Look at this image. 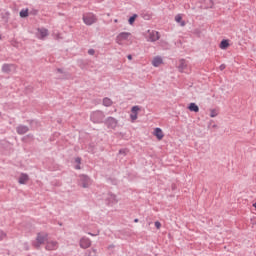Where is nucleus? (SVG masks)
I'll use <instances>...</instances> for the list:
<instances>
[{"label": "nucleus", "mask_w": 256, "mask_h": 256, "mask_svg": "<svg viewBox=\"0 0 256 256\" xmlns=\"http://www.w3.org/2000/svg\"><path fill=\"white\" fill-rule=\"evenodd\" d=\"M90 121L95 124H101L105 122V113L101 110L93 111L90 114Z\"/></svg>", "instance_id": "f257e3e1"}, {"label": "nucleus", "mask_w": 256, "mask_h": 256, "mask_svg": "<svg viewBox=\"0 0 256 256\" xmlns=\"http://www.w3.org/2000/svg\"><path fill=\"white\" fill-rule=\"evenodd\" d=\"M49 235L45 232H39L36 237V242L34 243L35 249H41V245L47 243Z\"/></svg>", "instance_id": "f03ea898"}, {"label": "nucleus", "mask_w": 256, "mask_h": 256, "mask_svg": "<svg viewBox=\"0 0 256 256\" xmlns=\"http://www.w3.org/2000/svg\"><path fill=\"white\" fill-rule=\"evenodd\" d=\"M82 19L85 25H93V23H97V16H95L93 13L84 14Z\"/></svg>", "instance_id": "7ed1b4c3"}, {"label": "nucleus", "mask_w": 256, "mask_h": 256, "mask_svg": "<svg viewBox=\"0 0 256 256\" xmlns=\"http://www.w3.org/2000/svg\"><path fill=\"white\" fill-rule=\"evenodd\" d=\"M45 249L46 251H57V249H59V242L55 240H47Z\"/></svg>", "instance_id": "20e7f679"}, {"label": "nucleus", "mask_w": 256, "mask_h": 256, "mask_svg": "<svg viewBox=\"0 0 256 256\" xmlns=\"http://www.w3.org/2000/svg\"><path fill=\"white\" fill-rule=\"evenodd\" d=\"M129 37H131V33L121 32L116 37V43H118V45H121V43H123V41H127V39H129Z\"/></svg>", "instance_id": "39448f33"}, {"label": "nucleus", "mask_w": 256, "mask_h": 256, "mask_svg": "<svg viewBox=\"0 0 256 256\" xmlns=\"http://www.w3.org/2000/svg\"><path fill=\"white\" fill-rule=\"evenodd\" d=\"M117 119L113 118V117H108L105 121L104 124L106 125V127H108V129H115V127H117Z\"/></svg>", "instance_id": "423d86ee"}, {"label": "nucleus", "mask_w": 256, "mask_h": 256, "mask_svg": "<svg viewBox=\"0 0 256 256\" xmlns=\"http://www.w3.org/2000/svg\"><path fill=\"white\" fill-rule=\"evenodd\" d=\"M80 185L84 189H87V187H89V185H91V178H89V176H87V175H81L80 176Z\"/></svg>", "instance_id": "0eeeda50"}, {"label": "nucleus", "mask_w": 256, "mask_h": 256, "mask_svg": "<svg viewBox=\"0 0 256 256\" xmlns=\"http://www.w3.org/2000/svg\"><path fill=\"white\" fill-rule=\"evenodd\" d=\"M148 33H149L148 41H151V43H155V41H159V39L161 38V36H159V32L155 30L148 31Z\"/></svg>", "instance_id": "6e6552de"}, {"label": "nucleus", "mask_w": 256, "mask_h": 256, "mask_svg": "<svg viewBox=\"0 0 256 256\" xmlns=\"http://www.w3.org/2000/svg\"><path fill=\"white\" fill-rule=\"evenodd\" d=\"M80 247L81 249H89V247H91V239L82 237L80 239Z\"/></svg>", "instance_id": "1a4fd4ad"}, {"label": "nucleus", "mask_w": 256, "mask_h": 256, "mask_svg": "<svg viewBox=\"0 0 256 256\" xmlns=\"http://www.w3.org/2000/svg\"><path fill=\"white\" fill-rule=\"evenodd\" d=\"M141 111V108L139 106H133L131 109L130 119L132 121H137V115Z\"/></svg>", "instance_id": "9d476101"}, {"label": "nucleus", "mask_w": 256, "mask_h": 256, "mask_svg": "<svg viewBox=\"0 0 256 256\" xmlns=\"http://www.w3.org/2000/svg\"><path fill=\"white\" fill-rule=\"evenodd\" d=\"M47 35H49V30L41 28L38 29V32L36 33V37L38 39H45V37H47Z\"/></svg>", "instance_id": "9b49d317"}, {"label": "nucleus", "mask_w": 256, "mask_h": 256, "mask_svg": "<svg viewBox=\"0 0 256 256\" xmlns=\"http://www.w3.org/2000/svg\"><path fill=\"white\" fill-rule=\"evenodd\" d=\"M107 205H113L117 203V196L113 193H108V196L106 198Z\"/></svg>", "instance_id": "f8f14e48"}, {"label": "nucleus", "mask_w": 256, "mask_h": 256, "mask_svg": "<svg viewBox=\"0 0 256 256\" xmlns=\"http://www.w3.org/2000/svg\"><path fill=\"white\" fill-rule=\"evenodd\" d=\"M18 182L20 185H27V183L29 182V175L22 173L18 178Z\"/></svg>", "instance_id": "ddd939ff"}, {"label": "nucleus", "mask_w": 256, "mask_h": 256, "mask_svg": "<svg viewBox=\"0 0 256 256\" xmlns=\"http://www.w3.org/2000/svg\"><path fill=\"white\" fill-rule=\"evenodd\" d=\"M186 69L187 61H185V59H181L178 64V71H180V73H183V71H185Z\"/></svg>", "instance_id": "4468645a"}, {"label": "nucleus", "mask_w": 256, "mask_h": 256, "mask_svg": "<svg viewBox=\"0 0 256 256\" xmlns=\"http://www.w3.org/2000/svg\"><path fill=\"white\" fill-rule=\"evenodd\" d=\"M18 135H25L29 131V127L20 125L16 128Z\"/></svg>", "instance_id": "2eb2a0df"}, {"label": "nucleus", "mask_w": 256, "mask_h": 256, "mask_svg": "<svg viewBox=\"0 0 256 256\" xmlns=\"http://www.w3.org/2000/svg\"><path fill=\"white\" fill-rule=\"evenodd\" d=\"M154 135L157 137V139H159V141H161V139L164 137L163 130H161V128H155Z\"/></svg>", "instance_id": "dca6fc26"}, {"label": "nucleus", "mask_w": 256, "mask_h": 256, "mask_svg": "<svg viewBox=\"0 0 256 256\" xmlns=\"http://www.w3.org/2000/svg\"><path fill=\"white\" fill-rule=\"evenodd\" d=\"M188 109L193 113H199V106L193 102L189 104Z\"/></svg>", "instance_id": "f3484780"}, {"label": "nucleus", "mask_w": 256, "mask_h": 256, "mask_svg": "<svg viewBox=\"0 0 256 256\" xmlns=\"http://www.w3.org/2000/svg\"><path fill=\"white\" fill-rule=\"evenodd\" d=\"M163 63V59L159 56L155 57L152 61V65L154 67H159V65H161Z\"/></svg>", "instance_id": "a211bd4d"}, {"label": "nucleus", "mask_w": 256, "mask_h": 256, "mask_svg": "<svg viewBox=\"0 0 256 256\" xmlns=\"http://www.w3.org/2000/svg\"><path fill=\"white\" fill-rule=\"evenodd\" d=\"M12 69H13V65L12 64H4L2 66L3 73H11Z\"/></svg>", "instance_id": "6ab92c4d"}, {"label": "nucleus", "mask_w": 256, "mask_h": 256, "mask_svg": "<svg viewBox=\"0 0 256 256\" xmlns=\"http://www.w3.org/2000/svg\"><path fill=\"white\" fill-rule=\"evenodd\" d=\"M176 23H180L181 27H185V21H183V17L181 14L175 16Z\"/></svg>", "instance_id": "aec40b11"}, {"label": "nucleus", "mask_w": 256, "mask_h": 256, "mask_svg": "<svg viewBox=\"0 0 256 256\" xmlns=\"http://www.w3.org/2000/svg\"><path fill=\"white\" fill-rule=\"evenodd\" d=\"M103 105H104V107H111L113 105V100H111L108 97H105L103 99Z\"/></svg>", "instance_id": "412c9836"}, {"label": "nucleus", "mask_w": 256, "mask_h": 256, "mask_svg": "<svg viewBox=\"0 0 256 256\" xmlns=\"http://www.w3.org/2000/svg\"><path fill=\"white\" fill-rule=\"evenodd\" d=\"M229 47V40H222L220 42V49H227Z\"/></svg>", "instance_id": "4be33fe9"}, {"label": "nucleus", "mask_w": 256, "mask_h": 256, "mask_svg": "<svg viewBox=\"0 0 256 256\" xmlns=\"http://www.w3.org/2000/svg\"><path fill=\"white\" fill-rule=\"evenodd\" d=\"M20 17H22V18L29 17V10L28 9L21 10Z\"/></svg>", "instance_id": "5701e85b"}, {"label": "nucleus", "mask_w": 256, "mask_h": 256, "mask_svg": "<svg viewBox=\"0 0 256 256\" xmlns=\"http://www.w3.org/2000/svg\"><path fill=\"white\" fill-rule=\"evenodd\" d=\"M56 72L64 75V76L60 77V79H67V72H64L63 69L58 68V69H56Z\"/></svg>", "instance_id": "b1692460"}, {"label": "nucleus", "mask_w": 256, "mask_h": 256, "mask_svg": "<svg viewBox=\"0 0 256 256\" xmlns=\"http://www.w3.org/2000/svg\"><path fill=\"white\" fill-rule=\"evenodd\" d=\"M87 256H97V249L92 248L91 250H88Z\"/></svg>", "instance_id": "393cba45"}, {"label": "nucleus", "mask_w": 256, "mask_h": 256, "mask_svg": "<svg viewBox=\"0 0 256 256\" xmlns=\"http://www.w3.org/2000/svg\"><path fill=\"white\" fill-rule=\"evenodd\" d=\"M135 19H137V14L132 15V16L128 19L129 25H133V23H135Z\"/></svg>", "instance_id": "a878e982"}, {"label": "nucleus", "mask_w": 256, "mask_h": 256, "mask_svg": "<svg viewBox=\"0 0 256 256\" xmlns=\"http://www.w3.org/2000/svg\"><path fill=\"white\" fill-rule=\"evenodd\" d=\"M119 155H127V149H120Z\"/></svg>", "instance_id": "bb28decb"}, {"label": "nucleus", "mask_w": 256, "mask_h": 256, "mask_svg": "<svg viewBox=\"0 0 256 256\" xmlns=\"http://www.w3.org/2000/svg\"><path fill=\"white\" fill-rule=\"evenodd\" d=\"M155 227H156V229H161V222L156 221L155 222Z\"/></svg>", "instance_id": "cd10ccee"}, {"label": "nucleus", "mask_w": 256, "mask_h": 256, "mask_svg": "<svg viewBox=\"0 0 256 256\" xmlns=\"http://www.w3.org/2000/svg\"><path fill=\"white\" fill-rule=\"evenodd\" d=\"M226 67L227 66L225 64H221L219 69H220V71H225Z\"/></svg>", "instance_id": "c85d7f7f"}, {"label": "nucleus", "mask_w": 256, "mask_h": 256, "mask_svg": "<svg viewBox=\"0 0 256 256\" xmlns=\"http://www.w3.org/2000/svg\"><path fill=\"white\" fill-rule=\"evenodd\" d=\"M210 117H217V112H215V110H212L210 113Z\"/></svg>", "instance_id": "c756f323"}, {"label": "nucleus", "mask_w": 256, "mask_h": 256, "mask_svg": "<svg viewBox=\"0 0 256 256\" xmlns=\"http://www.w3.org/2000/svg\"><path fill=\"white\" fill-rule=\"evenodd\" d=\"M88 55H95V50L94 49H89L88 50Z\"/></svg>", "instance_id": "7c9ffc66"}, {"label": "nucleus", "mask_w": 256, "mask_h": 256, "mask_svg": "<svg viewBox=\"0 0 256 256\" xmlns=\"http://www.w3.org/2000/svg\"><path fill=\"white\" fill-rule=\"evenodd\" d=\"M127 59H129V61H131V60L133 59V56H132L131 54H129V55L127 56Z\"/></svg>", "instance_id": "2f4dec72"}, {"label": "nucleus", "mask_w": 256, "mask_h": 256, "mask_svg": "<svg viewBox=\"0 0 256 256\" xmlns=\"http://www.w3.org/2000/svg\"><path fill=\"white\" fill-rule=\"evenodd\" d=\"M75 161H76V163L79 164V163H81V158L78 157V158L75 159Z\"/></svg>", "instance_id": "473e14b6"}, {"label": "nucleus", "mask_w": 256, "mask_h": 256, "mask_svg": "<svg viewBox=\"0 0 256 256\" xmlns=\"http://www.w3.org/2000/svg\"><path fill=\"white\" fill-rule=\"evenodd\" d=\"M134 223H139V219H134Z\"/></svg>", "instance_id": "72a5a7b5"}, {"label": "nucleus", "mask_w": 256, "mask_h": 256, "mask_svg": "<svg viewBox=\"0 0 256 256\" xmlns=\"http://www.w3.org/2000/svg\"><path fill=\"white\" fill-rule=\"evenodd\" d=\"M75 169H81V166H80V165H77V166L75 167Z\"/></svg>", "instance_id": "f704fd0d"}, {"label": "nucleus", "mask_w": 256, "mask_h": 256, "mask_svg": "<svg viewBox=\"0 0 256 256\" xmlns=\"http://www.w3.org/2000/svg\"><path fill=\"white\" fill-rule=\"evenodd\" d=\"M36 14H37V11L34 10L33 15H36Z\"/></svg>", "instance_id": "c9c22d12"}, {"label": "nucleus", "mask_w": 256, "mask_h": 256, "mask_svg": "<svg viewBox=\"0 0 256 256\" xmlns=\"http://www.w3.org/2000/svg\"><path fill=\"white\" fill-rule=\"evenodd\" d=\"M111 247H114L113 245H110L109 248L111 249Z\"/></svg>", "instance_id": "e433bc0d"}, {"label": "nucleus", "mask_w": 256, "mask_h": 256, "mask_svg": "<svg viewBox=\"0 0 256 256\" xmlns=\"http://www.w3.org/2000/svg\"><path fill=\"white\" fill-rule=\"evenodd\" d=\"M115 21V23H117V20H114Z\"/></svg>", "instance_id": "4c0bfd02"}, {"label": "nucleus", "mask_w": 256, "mask_h": 256, "mask_svg": "<svg viewBox=\"0 0 256 256\" xmlns=\"http://www.w3.org/2000/svg\"><path fill=\"white\" fill-rule=\"evenodd\" d=\"M0 39H1V36H0Z\"/></svg>", "instance_id": "58836bf2"}]
</instances>
